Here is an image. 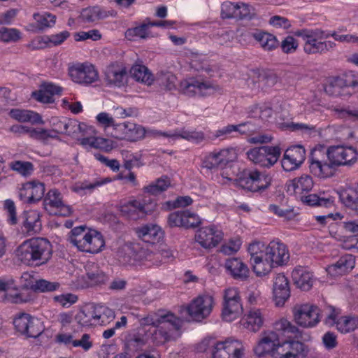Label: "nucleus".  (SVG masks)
I'll return each instance as SVG.
<instances>
[{
	"label": "nucleus",
	"instance_id": "61",
	"mask_svg": "<svg viewBox=\"0 0 358 358\" xmlns=\"http://www.w3.org/2000/svg\"><path fill=\"white\" fill-rule=\"evenodd\" d=\"M20 38V32L15 29L6 27L0 29V38L4 42H15Z\"/></svg>",
	"mask_w": 358,
	"mask_h": 358
},
{
	"label": "nucleus",
	"instance_id": "11",
	"mask_svg": "<svg viewBox=\"0 0 358 358\" xmlns=\"http://www.w3.org/2000/svg\"><path fill=\"white\" fill-rule=\"evenodd\" d=\"M325 157L326 155L322 150L314 149L308 159L310 172L320 178L331 177L336 171L330 162Z\"/></svg>",
	"mask_w": 358,
	"mask_h": 358
},
{
	"label": "nucleus",
	"instance_id": "24",
	"mask_svg": "<svg viewBox=\"0 0 358 358\" xmlns=\"http://www.w3.org/2000/svg\"><path fill=\"white\" fill-rule=\"evenodd\" d=\"M306 151L301 145H294L286 150L282 159V166L286 171L297 169L305 160Z\"/></svg>",
	"mask_w": 358,
	"mask_h": 358
},
{
	"label": "nucleus",
	"instance_id": "64",
	"mask_svg": "<svg viewBox=\"0 0 358 358\" xmlns=\"http://www.w3.org/2000/svg\"><path fill=\"white\" fill-rule=\"evenodd\" d=\"M164 317H166V313L159 311L157 313L148 315L147 317L142 318L141 320V325H152L153 328H155L161 323V318Z\"/></svg>",
	"mask_w": 358,
	"mask_h": 358
},
{
	"label": "nucleus",
	"instance_id": "16",
	"mask_svg": "<svg viewBox=\"0 0 358 358\" xmlns=\"http://www.w3.org/2000/svg\"><path fill=\"white\" fill-rule=\"evenodd\" d=\"M72 80L79 84L89 85L99 79V73L90 64H79L69 69Z\"/></svg>",
	"mask_w": 358,
	"mask_h": 358
},
{
	"label": "nucleus",
	"instance_id": "45",
	"mask_svg": "<svg viewBox=\"0 0 358 358\" xmlns=\"http://www.w3.org/2000/svg\"><path fill=\"white\" fill-rule=\"evenodd\" d=\"M97 311L99 313H96L97 316L95 317V325H106L115 317L114 312L106 306L95 305V312Z\"/></svg>",
	"mask_w": 358,
	"mask_h": 358
},
{
	"label": "nucleus",
	"instance_id": "12",
	"mask_svg": "<svg viewBox=\"0 0 358 358\" xmlns=\"http://www.w3.org/2000/svg\"><path fill=\"white\" fill-rule=\"evenodd\" d=\"M157 203L150 199H144L143 202L134 200L127 202L121 206V213L131 220L143 218L145 215L151 213L155 210Z\"/></svg>",
	"mask_w": 358,
	"mask_h": 358
},
{
	"label": "nucleus",
	"instance_id": "53",
	"mask_svg": "<svg viewBox=\"0 0 358 358\" xmlns=\"http://www.w3.org/2000/svg\"><path fill=\"white\" fill-rule=\"evenodd\" d=\"M38 275L34 272H24L20 277V284L22 289L34 291Z\"/></svg>",
	"mask_w": 358,
	"mask_h": 358
},
{
	"label": "nucleus",
	"instance_id": "1",
	"mask_svg": "<svg viewBox=\"0 0 358 358\" xmlns=\"http://www.w3.org/2000/svg\"><path fill=\"white\" fill-rule=\"evenodd\" d=\"M298 328L287 320L282 318L275 322L274 330L264 331L254 348L258 357L270 355L272 358H304L307 350L305 345L297 341L280 342L281 336L290 337L298 333Z\"/></svg>",
	"mask_w": 358,
	"mask_h": 358
},
{
	"label": "nucleus",
	"instance_id": "29",
	"mask_svg": "<svg viewBox=\"0 0 358 358\" xmlns=\"http://www.w3.org/2000/svg\"><path fill=\"white\" fill-rule=\"evenodd\" d=\"M355 264V257L348 254L341 257L335 264L329 266L327 271L333 276L342 275L351 271Z\"/></svg>",
	"mask_w": 358,
	"mask_h": 358
},
{
	"label": "nucleus",
	"instance_id": "62",
	"mask_svg": "<svg viewBox=\"0 0 358 358\" xmlns=\"http://www.w3.org/2000/svg\"><path fill=\"white\" fill-rule=\"evenodd\" d=\"M34 18L39 24L41 29L53 26L56 20L55 15L48 13H45L43 15H34Z\"/></svg>",
	"mask_w": 358,
	"mask_h": 358
},
{
	"label": "nucleus",
	"instance_id": "19",
	"mask_svg": "<svg viewBox=\"0 0 358 358\" xmlns=\"http://www.w3.org/2000/svg\"><path fill=\"white\" fill-rule=\"evenodd\" d=\"M115 132L113 136L115 138L129 141L141 139L145 135V129L142 126L130 122L118 123Z\"/></svg>",
	"mask_w": 358,
	"mask_h": 358
},
{
	"label": "nucleus",
	"instance_id": "46",
	"mask_svg": "<svg viewBox=\"0 0 358 358\" xmlns=\"http://www.w3.org/2000/svg\"><path fill=\"white\" fill-rule=\"evenodd\" d=\"M170 185L171 181L169 177L162 176L158 178L155 182L145 187V190L146 192L150 194L157 195L166 190L167 188L170 186Z\"/></svg>",
	"mask_w": 358,
	"mask_h": 358
},
{
	"label": "nucleus",
	"instance_id": "48",
	"mask_svg": "<svg viewBox=\"0 0 358 358\" xmlns=\"http://www.w3.org/2000/svg\"><path fill=\"white\" fill-rule=\"evenodd\" d=\"M320 320L324 317V323L328 326H334L336 324L337 320L339 318L338 315L341 313L339 309H337L331 306L325 307L321 312L320 311Z\"/></svg>",
	"mask_w": 358,
	"mask_h": 358
},
{
	"label": "nucleus",
	"instance_id": "8",
	"mask_svg": "<svg viewBox=\"0 0 358 358\" xmlns=\"http://www.w3.org/2000/svg\"><path fill=\"white\" fill-rule=\"evenodd\" d=\"M15 329L28 338H37L43 331L42 322L25 313H19L13 320Z\"/></svg>",
	"mask_w": 358,
	"mask_h": 358
},
{
	"label": "nucleus",
	"instance_id": "39",
	"mask_svg": "<svg viewBox=\"0 0 358 358\" xmlns=\"http://www.w3.org/2000/svg\"><path fill=\"white\" fill-rule=\"evenodd\" d=\"M113 15V11H106L98 6H94L83 9L81 12L80 17L84 22L91 23Z\"/></svg>",
	"mask_w": 358,
	"mask_h": 358
},
{
	"label": "nucleus",
	"instance_id": "27",
	"mask_svg": "<svg viewBox=\"0 0 358 358\" xmlns=\"http://www.w3.org/2000/svg\"><path fill=\"white\" fill-rule=\"evenodd\" d=\"M273 300L277 306H282L290 296V290L287 278L278 273L274 279L273 286Z\"/></svg>",
	"mask_w": 358,
	"mask_h": 358
},
{
	"label": "nucleus",
	"instance_id": "15",
	"mask_svg": "<svg viewBox=\"0 0 358 358\" xmlns=\"http://www.w3.org/2000/svg\"><path fill=\"white\" fill-rule=\"evenodd\" d=\"M235 158L236 152L233 148L214 151L205 157L202 162V166L209 170L223 169L228 163L234 161Z\"/></svg>",
	"mask_w": 358,
	"mask_h": 358
},
{
	"label": "nucleus",
	"instance_id": "49",
	"mask_svg": "<svg viewBox=\"0 0 358 358\" xmlns=\"http://www.w3.org/2000/svg\"><path fill=\"white\" fill-rule=\"evenodd\" d=\"M85 127V124L80 123L76 120L68 119L64 127V134L76 138L78 137V134L84 132Z\"/></svg>",
	"mask_w": 358,
	"mask_h": 358
},
{
	"label": "nucleus",
	"instance_id": "6",
	"mask_svg": "<svg viewBox=\"0 0 358 358\" xmlns=\"http://www.w3.org/2000/svg\"><path fill=\"white\" fill-rule=\"evenodd\" d=\"M239 185L250 192L264 190L269 187L271 178L257 170L244 171L238 179Z\"/></svg>",
	"mask_w": 358,
	"mask_h": 358
},
{
	"label": "nucleus",
	"instance_id": "20",
	"mask_svg": "<svg viewBox=\"0 0 358 358\" xmlns=\"http://www.w3.org/2000/svg\"><path fill=\"white\" fill-rule=\"evenodd\" d=\"M223 238V232L215 226L201 228L195 236L196 241L204 248L215 247Z\"/></svg>",
	"mask_w": 358,
	"mask_h": 358
},
{
	"label": "nucleus",
	"instance_id": "47",
	"mask_svg": "<svg viewBox=\"0 0 358 358\" xmlns=\"http://www.w3.org/2000/svg\"><path fill=\"white\" fill-rule=\"evenodd\" d=\"M6 299L13 303H27L33 299V295L24 291L17 292V289L10 290L6 294Z\"/></svg>",
	"mask_w": 358,
	"mask_h": 358
},
{
	"label": "nucleus",
	"instance_id": "50",
	"mask_svg": "<svg viewBox=\"0 0 358 358\" xmlns=\"http://www.w3.org/2000/svg\"><path fill=\"white\" fill-rule=\"evenodd\" d=\"M90 231L84 226L75 227L70 231L68 241L78 248L85 238V235L88 234Z\"/></svg>",
	"mask_w": 358,
	"mask_h": 358
},
{
	"label": "nucleus",
	"instance_id": "30",
	"mask_svg": "<svg viewBox=\"0 0 358 358\" xmlns=\"http://www.w3.org/2000/svg\"><path fill=\"white\" fill-rule=\"evenodd\" d=\"M294 284L301 289L309 290L313 283V275L303 267L296 268L292 273Z\"/></svg>",
	"mask_w": 358,
	"mask_h": 358
},
{
	"label": "nucleus",
	"instance_id": "56",
	"mask_svg": "<svg viewBox=\"0 0 358 358\" xmlns=\"http://www.w3.org/2000/svg\"><path fill=\"white\" fill-rule=\"evenodd\" d=\"M302 197V199H299L310 206H328L332 203L331 199L320 198L316 194H304Z\"/></svg>",
	"mask_w": 358,
	"mask_h": 358
},
{
	"label": "nucleus",
	"instance_id": "21",
	"mask_svg": "<svg viewBox=\"0 0 358 358\" xmlns=\"http://www.w3.org/2000/svg\"><path fill=\"white\" fill-rule=\"evenodd\" d=\"M268 264L271 266V269L287 264L289 259L287 246L280 241H271L268 244Z\"/></svg>",
	"mask_w": 358,
	"mask_h": 358
},
{
	"label": "nucleus",
	"instance_id": "14",
	"mask_svg": "<svg viewBox=\"0 0 358 358\" xmlns=\"http://www.w3.org/2000/svg\"><path fill=\"white\" fill-rule=\"evenodd\" d=\"M293 312L295 322L301 327H313L320 322V309L315 306H297L294 307Z\"/></svg>",
	"mask_w": 358,
	"mask_h": 358
},
{
	"label": "nucleus",
	"instance_id": "7",
	"mask_svg": "<svg viewBox=\"0 0 358 358\" xmlns=\"http://www.w3.org/2000/svg\"><path fill=\"white\" fill-rule=\"evenodd\" d=\"M281 154L278 146H262L250 150L248 159L253 163L264 167H271L278 160Z\"/></svg>",
	"mask_w": 358,
	"mask_h": 358
},
{
	"label": "nucleus",
	"instance_id": "58",
	"mask_svg": "<svg viewBox=\"0 0 358 358\" xmlns=\"http://www.w3.org/2000/svg\"><path fill=\"white\" fill-rule=\"evenodd\" d=\"M81 134V136L78 134V137L76 138V139L79 141L80 142V144L83 146H90L91 148H103L102 145L106 141L105 138H96L94 136L81 138V136L84 135L83 133Z\"/></svg>",
	"mask_w": 358,
	"mask_h": 358
},
{
	"label": "nucleus",
	"instance_id": "38",
	"mask_svg": "<svg viewBox=\"0 0 358 358\" xmlns=\"http://www.w3.org/2000/svg\"><path fill=\"white\" fill-rule=\"evenodd\" d=\"M138 248L137 243H125L117 248L115 258L122 265L131 264L134 262V251Z\"/></svg>",
	"mask_w": 358,
	"mask_h": 358
},
{
	"label": "nucleus",
	"instance_id": "40",
	"mask_svg": "<svg viewBox=\"0 0 358 358\" xmlns=\"http://www.w3.org/2000/svg\"><path fill=\"white\" fill-rule=\"evenodd\" d=\"M96 313H99V311ZM95 305L92 304L85 307L83 310L79 311L76 316V320L78 324L83 327H89L95 325Z\"/></svg>",
	"mask_w": 358,
	"mask_h": 358
},
{
	"label": "nucleus",
	"instance_id": "2",
	"mask_svg": "<svg viewBox=\"0 0 358 358\" xmlns=\"http://www.w3.org/2000/svg\"><path fill=\"white\" fill-rule=\"evenodd\" d=\"M52 254L50 243L43 238L24 241L17 248L18 259L27 265L40 266L46 264Z\"/></svg>",
	"mask_w": 358,
	"mask_h": 358
},
{
	"label": "nucleus",
	"instance_id": "52",
	"mask_svg": "<svg viewBox=\"0 0 358 358\" xmlns=\"http://www.w3.org/2000/svg\"><path fill=\"white\" fill-rule=\"evenodd\" d=\"M35 292H51L59 289L60 283L56 281H49L38 277L36 284L35 285Z\"/></svg>",
	"mask_w": 358,
	"mask_h": 358
},
{
	"label": "nucleus",
	"instance_id": "63",
	"mask_svg": "<svg viewBox=\"0 0 358 358\" xmlns=\"http://www.w3.org/2000/svg\"><path fill=\"white\" fill-rule=\"evenodd\" d=\"M299 43L292 36H287L281 42V48L284 53L291 54L294 52Z\"/></svg>",
	"mask_w": 358,
	"mask_h": 358
},
{
	"label": "nucleus",
	"instance_id": "18",
	"mask_svg": "<svg viewBox=\"0 0 358 358\" xmlns=\"http://www.w3.org/2000/svg\"><path fill=\"white\" fill-rule=\"evenodd\" d=\"M243 350V347L241 342L227 339L215 345L212 358H241Z\"/></svg>",
	"mask_w": 358,
	"mask_h": 358
},
{
	"label": "nucleus",
	"instance_id": "37",
	"mask_svg": "<svg viewBox=\"0 0 358 358\" xmlns=\"http://www.w3.org/2000/svg\"><path fill=\"white\" fill-rule=\"evenodd\" d=\"M357 81L348 82L343 78L337 77L331 80L324 87L327 94L330 96H338L343 95L345 87L349 86H356Z\"/></svg>",
	"mask_w": 358,
	"mask_h": 358
},
{
	"label": "nucleus",
	"instance_id": "34",
	"mask_svg": "<svg viewBox=\"0 0 358 358\" xmlns=\"http://www.w3.org/2000/svg\"><path fill=\"white\" fill-rule=\"evenodd\" d=\"M176 76L171 71L166 70L159 71L155 78L153 83L162 90L171 91L176 88Z\"/></svg>",
	"mask_w": 358,
	"mask_h": 358
},
{
	"label": "nucleus",
	"instance_id": "10",
	"mask_svg": "<svg viewBox=\"0 0 358 358\" xmlns=\"http://www.w3.org/2000/svg\"><path fill=\"white\" fill-rule=\"evenodd\" d=\"M243 311L238 290L235 288L227 289L224 292L222 316L224 320L231 322Z\"/></svg>",
	"mask_w": 358,
	"mask_h": 358
},
{
	"label": "nucleus",
	"instance_id": "25",
	"mask_svg": "<svg viewBox=\"0 0 358 358\" xmlns=\"http://www.w3.org/2000/svg\"><path fill=\"white\" fill-rule=\"evenodd\" d=\"M106 80L110 85L120 87L127 83V71L126 67L119 62L112 63L105 69Z\"/></svg>",
	"mask_w": 358,
	"mask_h": 358
},
{
	"label": "nucleus",
	"instance_id": "17",
	"mask_svg": "<svg viewBox=\"0 0 358 358\" xmlns=\"http://www.w3.org/2000/svg\"><path fill=\"white\" fill-rule=\"evenodd\" d=\"M43 206L50 213L55 209L57 211L54 212L55 214L68 216L71 213V207L64 203L62 194L57 189H51L48 192L43 199Z\"/></svg>",
	"mask_w": 358,
	"mask_h": 358
},
{
	"label": "nucleus",
	"instance_id": "57",
	"mask_svg": "<svg viewBox=\"0 0 358 358\" xmlns=\"http://www.w3.org/2000/svg\"><path fill=\"white\" fill-rule=\"evenodd\" d=\"M237 3L224 1L221 5V17L223 19L236 17Z\"/></svg>",
	"mask_w": 358,
	"mask_h": 358
},
{
	"label": "nucleus",
	"instance_id": "28",
	"mask_svg": "<svg viewBox=\"0 0 358 358\" xmlns=\"http://www.w3.org/2000/svg\"><path fill=\"white\" fill-rule=\"evenodd\" d=\"M105 245V241L102 235L96 231H90L85 235L83 242L78 249L80 251L89 253H97Z\"/></svg>",
	"mask_w": 358,
	"mask_h": 358
},
{
	"label": "nucleus",
	"instance_id": "44",
	"mask_svg": "<svg viewBox=\"0 0 358 358\" xmlns=\"http://www.w3.org/2000/svg\"><path fill=\"white\" fill-rule=\"evenodd\" d=\"M336 329L342 334H347L354 331L358 329V317L343 316L340 317L336 322Z\"/></svg>",
	"mask_w": 358,
	"mask_h": 358
},
{
	"label": "nucleus",
	"instance_id": "13",
	"mask_svg": "<svg viewBox=\"0 0 358 358\" xmlns=\"http://www.w3.org/2000/svg\"><path fill=\"white\" fill-rule=\"evenodd\" d=\"M213 306V298L210 295L199 296L187 307L190 317L196 322H201L210 314Z\"/></svg>",
	"mask_w": 358,
	"mask_h": 358
},
{
	"label": "nucleus",
	"instance_id": "22",
	"mask_svg": "<svg viewBox=\"0 0 358 358\" xmlns=\"http://www.w3.org/2000/svg\"><path fill=\"white\" fill-rule=\"evenodd\" d=\"M313 187V178L306 174L289 180L286 184L287 192L294 195L296 199H302V196L308 194Z\"/></svg>",
	"mask_w": 358,
	"mask_h": 358
},
{
	"label": "nucleus",
	"instance_id": "59",
	"mask_svg": "<svg viewBox=\"0 0 358 358\" xmlns=\"http://www.w3.org/2000/svg\"><path fill=\"white\" fill-rule=\"evenodd\" d=\"M150 27L149 22L143 23L138 27L129 29L126 31V36L128 38L138 36L141 38H146L149 36L148 29Z\"/></svg>",
	"mask_w": 358,
	"mask_h": 358
},
{
	"label": "nucleus",
	"instance_id": "33",
	"mask_svg": "<svg viewBox=\"0 0 358 358\" xmlns=\"http://www.w3.org/2000/svg\"><path fill=\"white\" fill-rule=\"evenodd\" d=\"M138 236L143 241L153 243L161 238V229L157 224H147L135 229Z\"/></svg>",
	"mask_w": 358,
	"mask_h": 358
},
{
	"label": "nucleus",
	"instance_id": "9",
	"mask_svg": "<svg viewBox=\"0 0 358 358\" xmlns=\"http://www.w3.org/2000/svg\"><path fill=\"white\" fill-rule=\"evenodd\" d=\"M215 86L208 81L194 77L183 80L180 83L179 91L187 96H209L215 91Z\"/></svg>",
	"mask_w": 358,
	"mask_h": 358
},
{
	"label": "nucleus",
	"instance_id": "4",
	"mask_svg": "<svg viewBox=\"0 0 358 358\" xmlns=\"http://www.w3.org/2000/svg\"><path fill=\"white\" fill-rule=\"evenodd\" d=\"M324 152L335 169L341 166H352L358 160V151L352 146H330Z\"/></svg>",
	"mask_w": 358,
	"mask_h": 358
},
{
	"label": "nucleus",
	"instance_id": "43",
	"mask_svg": "<svg viewBox=\"0 0 358 358\" xmlns=\"http://www.w3.org/2000/svg\"><path fill=\"white\" fill-rule=\"evenodd\" d=\"M341 201L358 214V189L346 188L339 194Z\"/></svg>",
	"mask_w": 358,
	"mask_h": 358
},
{
	"label": "nucleus",
	"instance_id": "42",
	"mask_svg": "<svg viewBox=\"0 0 358 358\" xmlns=\"http://www.w3.org/2000/svg\"><path fill=\"white\" fill-rule=\"evenodd\" d=\"M252 36L257 40L265 50H272L278 46L276 37L271 34L260 31L254 32Z\"/></svg>",
	"mask_w": 358,
	"mask_h": 358
},
{
	"label": "nucleus",
	"instance_id": "41",
	"mask_svg": "<svg viewBox=\"0 0 358 358\" xmlns=\"http://www.w3.org/2000/svg\"><path fill=\"white\" fill-rule=\"evenodd\" d=\"M130 74L136 81L150 85L153 83V77L148 69L140 64L134 65L130 69Z\"/></svg>",
	"mask_w": 358,
	"mask_h": 358
},
{
	"label": "nucleus",
	"instance_id": "36",
	"mask_svg": "<svg viewBox=\"0 0 358 358\" xmlns=\"http://www.w3.org/2000/svg\"><path fill=\"white\" fill-rule=\"evenodd\" d=\"M9 115L20 122H31L33 124L43 123L41 115L32 110L13 108L10 110Z\"/></svg>",
	"mask_w": 358,
	"mask_h": 358
},
{
	"label": "nucleus",
	"instance_id": "60",
	"mask_svg": "<svg viewBox=\"0 0 358 358\" xmlns=\"http://www.w3.org/2000/svg\"><path fill=\"white\" fill-rule=\"evenodd\" d=\"M104 183H105V181H103V180H101V181L94 180L92 182L85 180L83 182L76 183L72 187V189L73 192H77V193H80L81 191H83V190H89L91 192L93 189H94L95 188H96L97 187H99Z\"/></svg>",
	"mask_w": 358,
	"mask_h": 358
},
{
	"label": "nucleus",
	"instance_id": "54",
	"mask_svg": "<svg viewBox=\"0 0 358 358\" xmlns=\"http://www.w3.org/2000/svg\"><path fill=\"white\" fill-rule=\"evenodd\" d=\"M249 115L253 118H259L262 121H268L271 117L273 111L272 109L268 106H255L249 113Z\"/></svg>",
	"mask_w": 358,
	"mask_h": 358
},
{
	"label": "nucleus",
	"instance_id": "5",
	"mask_svg": "<svg viewBox=\"0 0 358 358\" xmlns=\"http://www.w3.org/2000/svg\"><path fill=\"white\" fill-rule=\"evenodd\" d=\"M248 252L253 270L257 275H264L271 271L268 245L260 241H254L249 245Z\"/></svg>",
	"mask_w": 358,
	"mask_h": 358
},
{
	"label": "nucleus",
	"instance_id": "35",
	"mask_svg": "<svg viewBox=\"0 0 358 358\" xmlns=\"http://www.w3.org/2000/svg\"><path fill=\"white\" fill-rule=\"evenodd\" d=\"M244 328L250 331L256 332L263 324V317L259 309H251L241 320Z\"/></svg>",
	"mask_w": 358,
	"mask_h": 358
},
{
	"label": "nucleus",
	"instance_id": "3",
	"mask_svg": "<svg viewBox=\"0 0 358 358\" xmlns=\"http://www.w3.org/2000/svg\"><path fill=\"white\" fill-rule=\"evenodd\" d=\"M182 321L171 313L166 317L161 318V323L151 332V340L155 345H163L166 342L176 340L180 336L179 331Z\"/></svg>",
	"mask_w": 358,
	"mask_h": 358
},
{
	"label": "nucleus",
	"instance_id": "31",
	"mask_svg": "<svg viewBox=\"0 0 358 358\" xmlns=\"http://www.w3.org/2000/svg\"><path fill=\"white\" fill-rule=\"evenodd\" d=\"M225 268L235 279L244 280L248 277L249 269L248 266L238 258L227 259Z\"/></svg>",
	"mask_w": 358,
	"mask_h": 358
},
{
	"label": "nucleus",
	"instance_id": "55",
	"mask_svg": "<svg viewBox=\"0 0 358 358\" xmlns=\"http://www.w3.org/2000/svg\"><path fill=\"white\" fill-rule=\"evenodd\" d=\"M185 210H178L171 213L168 216V224L171 227H184L185 228Z\"/></svg>",
	"mask_w": 358,
	"mask_h": 358
},
{
	"label": "nucleus",
	"instance_id": "26",
	"mask_svg": "<svg viewBox=\"0 0 358 358\" xmlns=\"http://www.w3.org/2000/svg\"><path fill=\"white\" fill-rule=\"evenodd\" d=\"M86 273L83 276V287H89L105 284L108 280V275L97 264L88 262L85 266Z\"/></svg>",
	"mask_w": 358,
	"mask_h": 358
},
{
	"label": "nucleus",
	"instance_id": "23",
	"mask_svg": "<svg viewBox=\"0 0 358 358\" xmlns=\"http://www.w3.org/2000/svg\"><path fill=\"white\" fill-rule=\"evenodd\" d=\"M45 193V185L38 181H30L23 185L20 189L19 197L25 203H33L39 201Z\"/></svg>",
	"mask_w": 358,
	"mask_h": 358
},
{
	"label": "nucleus",
	"instance_id": "32",
	"mask_svg": "<svg viewBox=\"0 0 358 358\" xmlns=\"http://www.w3.org/2000/svg\"><path fill=\"white\" fill-rule=\"evenodd\" d=\"M305 41L303 50L308 54L324 53L333 49L336 44L331 41H320L308 38H302Z\"/></svg>",
	"mask_w": 358,
	"mask_h": 358
},
{
	"label": "nucleus",
	"instance_id": "51",
	"mask_svg": "<svg viewBox=\"0 0 358 358\" xmlns=\"http://www.w3.org/2000/svg\"><path fill=\"white\" fill-rule=\"evenodd\" d=\"M294 34L297 36H300L301 38H308L310 39H314L317 41H320L322 39L327 38L330 34L326 33L325 31L321 29H301L296 31Z\"/></svg>",
	"mask_w": 358,
	"mask_h": 358
}]
</instances>
